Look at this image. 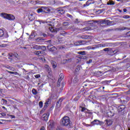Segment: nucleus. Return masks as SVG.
I'll return each mask as SVG.
<instances>
[{"label": "nucleus", "instance_id": "09e8293b", "mask_svg": "<svg viewBox=\"0 0 130 130\" xmlns=\"http://www.w3.org/2000/svg\"><path fill=\"white\" fill-rule=\"evenodd\" d=\"M123 18L124 19H128V18H129V16H128V15H124V16H123Z\"/></svg>", "mask_w": 130, "mask_h": 130}, {"label": "nucleus", "instance_id": "3c124183", "mask_svg": "<svg viewBox=\"0 0 130 130\" xmlns=\"http://www.w3.org/2000/svg\"><path fill=\"white\" fill-rule=\"evenodd\" d=\"M126 36H127V37H130V31H128L126 34Z\"/></svg>", "mask_w": 130, "mask_h": 130}, {"label": "nucleus", "instance_id": "de8ad7c7", "mask_svg": "<svg viewBox=\"0 0 130 130\" xmlns=\"http://www.w3.org/2000/svg\"><path fill=\"white\" fill-rule=\"evenodd\" d=\"M103 124H104V122L99 121V125H103Z\"/></svg>", "mask_w": 130, "mask_h": 130}, {"label": "nucleus", "instance_id": "f3484780", "mask_svg": "<svg viewBox=\"0 0 130 130\" xmlns=\"http://www.w3.org/2000/svg\"><path fill=\"white\" fill-rule=\"evenodd\" d=\"M51 63L53 69H55V68H56V67H57V63H56V62H55V61L51 60Z\"/></svg>", "mask_w": 130, "mask_h": 130}, {"label": "nucleus", "instance_id": "bb28decb", "mask_svg": "<svg viewBox=\"0 0 130 130\" xmlns=\"http://www.w3.org/2000/svg\"><path fill=\"white\" fill-rule=\"evenodd\" d=\"M86 51H79L78 52V54H80L81 55H86Z\"/></svg>", "mask_w": 130, "mask_h": 130}, {"label": "nucleus", "instance_id": "f8f14e48", "mask_svg": "<svg viewBox=\"0 0 130 130\" xmlns=\"http://www.w3.org/2000/svg\"><path fill=\"white\" fill-rule=\"evenodd\" d=\"M123 30H130V28H128L126 27H118L115 29V31H123Z\"/></svg>", "mask_w": 130, "mask_h": 130}, {"label": "nucleus", "instance_id": "cd10ccee", "mask_svg": "<svg viewBox=\"0 0 130 130\" xmlns=\"http://www.w3.org/2000/svg\"><path fill=\"white\" fill-rule=\"evenodd\" d=\"M63 78V74L62 73H61L59 76V79H58L59 81H61Z\"/></svg>", "mask_w": 130, "mask_h": 130}, {"label": "nucleus", "instance_id": "9d476101", "mask_svg": "<svg viewBox=\"0 0 130 130\" xmlns=\"http://www.w3.org/2000/svg\"><path fill=\"white\" fill-rule=\"evenodd\" d=\"M65 11L64 10L61 9V8H59L57 9V14L58 15V16H61V15H63V14H64Z\"/></svg>", "mask_w": 130, "mask_h": 130}, {"label": "nucleus", "instance_id": "8fccbe9b", "mask_svg": "<svg viewBox=\"0 0 130 130\" xmlns=\"http://www.w3.org/2000/svg\"><path fill=\"white\" fill-rule=\"evenodd\" d=\"M35 77L36 79H38V78H40V74L36 75L35 76Z\"/></svg>", "mask_w": 130, "mask_h": 130}, {"label": "nucleus", "instance_id": "20e7f679", "mask_svg": "<svg viewBox=\"0 0 130 130\" xmlns=\"http://www.w3.org/2000/svg\"><path fill=\"white\" fill-rule=\"evenodd\" d=\"M1 16H2L3 18H4V19H7L10 21H13V20L15 19V16L12 14L2 13H1Z\"/></svg>", "mask_w": 130, "mask_h": 130}, {"label": "nucleus", "instance_id": "4468645a", "mask_svg": "<svg viewBox=\"0 0 130 130\" xmlns=\"http://www.w3.org/2000/svg\"><path fill=\"white\" fill-rule=\"evenodd\" d=\"M61 102H62V99H60L56 103V107L57 108H59L60 107V105H61Z\"/></svg>", "mask_w": 130, "mask_h": 130}, {"label": "nucleus", "instance_id": "9b49d317", "mask_svg": "<svg viewBox=\"0 0 130 130\" xmlns=\"http://www.w3.org/2000/svg\"><path fill=\"white\" fill-rule=\"evenodd\" d=\"M48 117H49V113L43 114L42 117L43 120H45V121H47Z\"/></svg>", "mask_w": 130, "mask_h": 130}, {"label": "nucleus", "instance_id": "5fc2aeb1", "mask_svg": "<svg viewBox=\"0 0 130 130\" xmlns=\"http://www.w3.org/2000/svg\"><path fill=\"white\" fill-rule=\"evenodd\" d=\"M40 54H41V55H44L45 54V52H43V51H40Z\"/></svg>", "mask_w": 130, "mask_h": 130}, {"label": "nucleus", "instance_id": "412c9836", "mask_svg": "<svg viewBox=\"0 0 130 130\" xmlns=\"http://www.w3.org/2000/svg\"><path fill=\"white\" fill-rule=\"evenodd\" d=\"M82 43L83 41H79L78 42H76L75 43H74V45H75V46H79V45H81V44H82Z\"/></svg>", "mask_w": 130, "mask_h": 130}, {"label": "nucleus", "instance_id": "e2e57ef3", "mask_svg": "<svg viewBox=\"0 0 130 130\" xmlns=\"http://www.w3.org/2000/svg\"><path fill=\"white\" fill-rule=\"evenodd\" d=\"M85 113H88V114H92V113L91 112L89 111H85Z\"/></svg>", "mask_w": 130, "mask_h": 130}, {"label": "nucleus", "instance_id": "dca6fc26", "mask_svg": "<svg viewBox=\"0 0 130 130\" xmlns=\"http://www.w3.org/2000/svg\"><path fill=\"white\" fill-rule=\"evenodd\" d=\"M47 48L50 51H54V49H55V47H53V46L49 45L47 46Z\"/></svg>", "mask_w": 130, "mask_h": 130}, {"label": "nucleus", "instance_id": "393cba45", "mask_svg": "<svg viewBox=\"0 0 130 130\" xmlns=\"http://www.w3.org/2000/svg\"><path fill=\"white\" fill-rule=\"evenodd\" d=\"M114 52V51H113V50L110 48V51L108 52V54H109L110 55H113Z\"/></svg>", "mask_w": 130, "mask_h": 130}, {"label": "nucleus", "instance_id": "0eeeda50", "mask_svg": "<svg viewBox=\"0 0 130 130\" xmlns=\"http://www.w3.org/2000/svg\"><path fill=\"white\" fill-rule=\"evenodd\" d=\"M53 127H54V121L51 120L48 123V128L49 129H51V128H53Z\"/></svg>", "mask_w": 130, "mask_h": 130}, {"label": "nucleus", "instance_id": "c9c22d12", "mask_svg": "<svg viewBox=\"0 0 130 130\" xmlns=\"http://www.w3.org/2000/svg\"><path fill=\"white\" fill-rule=\"evenodd\" d=\"M82 109H81V111L82 112H84V111H85V110H87V111H89V110L87 109L85 107H81Z\"/></svg>", "mask_w": 130, "mask_h": 130}, {"label": "nucleus", "instance_id": "6ab92c4d", "mask_svg": "<svg viewBox=\"0 0 130 130\" xmlns=\"http://www.w3.org/2000/svg\"><path fill=\"white\" fill-rule=\"evenodd\" d=\"M107 5H108V6H113L115 5V3H114L112 0H110L107 2Z\"/></svg>", "mask_w": 130, "mask_h": 130}, {"label": "nucleus", "instance_id": "f704fd0d", "mask_svg": "<svg viewBox=\"0 0 130 130\" xmlns=\"http://www.w3.org/2000/svg\"><path fill=\"white\" fill-rule=\"evenodd\" d=\"M41 49L43 51H45L46 50V47L45 46H42Z\"/></svg>", "mask_w": 130, "mask_h": 130}, {"label": "nucleus", "instance_id": "5701e85b", "mask_svg": "<svg viewBox=\"0 0 130 130\" xmlns=\"http://www.w3.org/2000/svg\"><path fill=\"white\" fill-rule=\"evenodd\" d=\"M82 69V67L80 65H78L76 67V68L75 69V72L77 73L80 71Z\"/></svg>", "mask_w": 130, "mask_h": 130}, {"label": "nucleus", "instance_id": "49530a36", "mask_svg": "<svg viewBox=\"0 0 130 130\" xmlns=\"http://www.w3.org/2000/svg\"><path fill=\"white\" fill-rule=\"evenodd\" d=\"M30 37H31V38H34L35 37V35L34 32L31 34Z\"/></svg>", "mask_w": 130, "mask_h": 130}, {"label": "nucleus", "instance_id": "c756f323", "mask_svg": "<svg viewBox=\"0 0 130 130\" xmlns=\"http://www.w3.org/2000/svg\"><path fill=\"white\" fill-rule=\"evenodd\" d=\"M90 29H91V27H84L81 29V31H88Z\"/></svg>", "mask_w": 130, "mask_h": 130}, {"label": "nucleus", "instance_id": "4d7b16f0", "mask_svg": "<svg viewBox=\"0 0 130 130\" xmlns=\"http://www.w3.org/2000/svg\"><path fill=\"white\" fill-rule=\"evenodd\" d=\"M6 46H7V44L0 45V47H6Z\"/></svg>", "mask_w": 130, "mask_h": 130}, {"label": "nucleus", "instance_id": "0e129e2a", "mask_svg": "<svg viewBox=\"0 0 130 130\" xmlns=\"http://www.w3.org/2000/svg\"><path fill=\"white\" fill-rule=\"evenodd\" d=\"M42 35L43 36H44V37H47L48 36V35H46L45 33L43 34Z\"/></svg>", "mask_w": 130, "mask_h": 130}, {"label": "nucleus", "instance_id": "6e6d98bb", "mask_svg": "<svg viewBox=\"0 0 130 130\" xmlns=\"http://www.w3.org/2000/svg\"><path fill=\"white\" fill-rule=\"evenodd\" d=\"M8 116H9L10 117H11V118H15V116L14 115H7Z\"/></svg>", "mask_w": 130, "mask_h": 130}, {"label": "nucleus", "instance_id": "a878e982", "mask_svg": "<svg viewBox=\"0 0 130 130\" xmlns=\"http://www.w3.org/2000/svg\"><path fill=\"white\" fill-rule=\"evenodd\" d=\"M5 35V32L4 30L0 29V38L3 37Z\"/></svg>", "mask_w": 130, "mask_h": 130}, {"label": "nucleus", "instance_id": "b1692460", "mask_svg": "<svg viewBox=\"0 0 130 130\" xmlns=\"http://www.w3.org/2000/svg\"><path fill=\"white\" fill-rule=\"evenodd\" d=\"M8 101L5 99H2L1 100V104H2L3 105H6V104H7Z\"/></svg>", "mask_w": 130, "mask_h": 130}, {"label": "nucleus", "instance_id": "ddd939ff", "mask_svg": "<svg viewBox=\"0 0 130 130\" xmlns=\"http://www.w3.org/2000/svg\"><path fill=\"white\" fill-rule=\"evenodd\" d=\"M105 121L106 122L105 124H106L108 126H109V125H112V123H113V122L112 120L109 119V120H105Z\"/></svg>", "mask_w": 130, "mask_h": 130}, {"label": "nucleus", "instance_id": "a211bd4d", "mask_svg": "<svg viewBox=\"0 0 130 130\" xmlns=\"http://www.w3.org/2000/svg\"><path fill=\"white\" fill-rule=\"evenodd\" d=\"M104 46H105V44H100L97 45L95 47H92L91 49H95V48H98V47H104Z\"/></svg>", "mask_w": 130, "mask_h": 130}, {"label": "nucleus", "instance_id": "052dcab7", "mask_svg": "<svg viewBox=\"0 0 130 130\" xmlns=\"http://www.w3.org/2000/svg\"><path fill=\"white\" fill-rule=\"evenodd\" d=\"M56 130H63V129L60 127H57Z\"/></svg>", "mask_w": 130, "mask_h": 130}, {"label": "nucleus", "instance_id": "7c9ffc66", "mask_svg": "<svg viewBox=\"0 0 130 130\" xmlns=\"http://www.w3.org/2000/svg\"><path fill=\"white\" fill-rule=\"evenodd\" d=\"M32 94H34V95H37V93L38 92H37V90H36V89H33L32 90Z\"/></svg>", "mask_w": 130, "mask_h": 130}, {"label": "nucleus", "instance_id": "ea45409f", "mask_svg": "<svg viewBox=\"0 0 130 130\" xmlns=\"http://www.w3.org/2000/svg\"><path fill=\"white\" fill-rule=\"evenodd\" d=\"M60 82H61L60 80H58L57 82V87H59L60 86Z\"/></svg>", "mask_w": 130, "mask_h": 130}, {"label": "nucleus", "instance_id": "13d9d810", "mask_svg": "<svg viewBox=\"0 0 130 130\" xmlns=\"http://www.w3.org/2000/svg\"><path fill=\"white\" fill-rule=\"evenodd\" d=\"M9 55L10 57H13V56H14V55H15V54H13L12 53H9Z\"/></svg>", "mask_w": 130, "mask_h": 130}, {"label": "nucleus", "instance_id": "680f3d73", "mask_svg": "<svg viewBox=\"0 0 130 130\" xmlns=\"http://www.w3.org/2000/svg\"><path fill=\"white\" fill-rule=\"evenodd\" d=\"M87 63H91L92 62V59H89L88 61H87Z\"/></svg>", "mask_w": 130, "mask_h": 130}, {"label": "nucleus", "instance_id": "4be33fe9", "mask_svg": "<svg viewBox=\"0 0 130 130\" xmlns=\"http://www.w3.org/2000/svg\"><path fill=\"white\" fill-rule=\"evenodd\" d=\"M91 36L87 35H82L81 36V39H89Z\"/></svg>", "mask_w": 130, "mask_h": 130}, {"label": "nucleus", "instance_id": "c85d7f7f", "mask_svg": "<svg viewBox=\"0 0 130 130\" xmlns=\"http://www.w3.org/2000/svg\"><path fill=\"white\" fill-rule=\"evenodd\" d=\"M8 73H9V74H12V75H19V73H18V72H11V71H7Z\"/></svg>", "mask_w": 130, "mask_h": 130}, {"label": "nucleus", "instance_id": "a18cd8bd", "mask_svg": "<svg viewBox=\"0 0 130 130\" xmlns=\"http://www.w3.org/2000/svg\"><path fill=\"white\" fill-rule=\"evenodd\" d=\"M40 53H41L40 51H37L36 52V54H37V55H40Z\"/></svg>", "mask_w": 130, "mask_h": 130}, {"label": "nucleus", "instance_id": "79ce46f5", "mask_svg": "<svg viewBox=\"0 0 130 130\" xmlns=\"http://www.w3.org/2000/svg\"><path fill=\"white\" fill-rule=\"evenodd\" d=\"M92 22L89 23V24L91 25V26H94V25H95V22H94V20H92L91 21Z\"/></svg>", "mask_w": 130, "mask_h": 130}, {"label": "nucleus", "instance_id": "bf43d9fd", "mask_svg": "<svg viewBox=\"0 0 130 130\" xmlns=\"http://www.w3.org/2000/svg\"><path fill=\"white\" fill-rule=\"evenodd\" d=\"M37 22H39L40 24H41V23H44V22L42 20H36Z\"/></svg>", "mask_w": 130, "mask_h": 130}, {"label": "nucleus", "instance_id": "e433bc0d", "mask_svg": "<svg viewBox=\"0 0 130 130\" xmlns=\"http://www.w3.org/2000/svg\"><path fill=\"white\" fill-rule=\"evenodd\" d=\"M104 51H107V53H108V52L109 51H110V48H105L104 49Z\"/></svg>", "mask_w": 130, "mask_h": 130}, {"label": "nucleus", "instance_id": "6e6552de", "mask_svg": "<svg viewBox=\"0 0 130 130\" xmlns=\"http://www.w3.org/2000/svg\"><path fill=\"white\" fill-rule=\"evenodd\" d=\"M61 30H62V27H60L59 28H56L51 27V29L50 28V31H51V32H54L55 33H57L58 31H61Z\"/></svg>", "mask_w": 130, "mask_h": 130}, {"label": "nucleus", "instance_id": "f03ea898", "mask_svg": "<svg viewBox=\"0 0 130 130\" xmlns=\"http://www.w3.org/2000/svg\"><path fill=\"white\" fill-rule=\"evenodd\" d=\"M94 23H97V24H105V25H112L113 21H110L109 20L101 19L99 20H94Z\"/></svg>", "mask_w": 130, "mask_h": 130}, {"label": "nucleus", "instance_id": "1a4fd4ad", "mask_svg": "<svg viewBox=\"0 0 130 130\" xmlns=\"http://www.w3.org/2000/svg\"><path fill=\"white\" fill-rule=\"evenodd\" d=\"M49 101H50V99H48V100L46 101V102L45 103V105L42 110V111H45L46 110V109L48 106H49Z\"/></svg>", "mask_w": 130, "mask_h": 130}, {"label": "nucleus", "instance_id": "4c0bfd02", "mask_svg": "<svg viewBox=\"0 0 130 130\" xmlns=\"http://www.w3.org/2000/svg\"><path fill=\"white\" fill-rule=\"evenodd\" d=\"M66 16L67 17H68V18H70V19H73V16L69 13H67Z\"/></svg>", "mask_w": 130, "mask_h": 130}, {"label": "nucleus", "instance_id": "f257e3e1", "mask_svg": "<svg viewBox=\"0 0 130 130\" xmlns=\"http://www.w3.org/2000/svg\"><path fill=\"white\" fill-rule=\"evenodd\" d=\"M61 125L65 126L67 128H72V121L70 120L69 116H64L61 119Z\"/></svg>", "mask_w": 130, "mask_h": 130}, {"label": "nucleus", "instance_id": "72a5a7b5", "mask_svg": "<svg viewBox=\"0 0 130 130\" xmlns=\"http://www.w3.org/2000/svg\"><path fill=\"white\" fill-rule=\"evenodd\" d=\"M79 81V80L78 79V77H75L74 78V79H73V82L74 83H77V82Z\"/></svg>", "mask_w": 130, "mask_h": 130}, {"label": "nucleus", "instance_id": "a19ab883", "mask_svg": "<svg viewBox=\"0 0 130 130\" xmlns=\"http://www.w3.org/2000/svg\"><path fill=\"white\" fill-rule=\"evenodd\" d=\"M45 67L47 69V70L49 72H50L51 70L50 68H49V66L48 65H46Z\"/></svg>", "mask_w": 130, "mask_h": 130}, {"label": "nucleus", "instance_id": "37998d69", "mask_svg": "<svg viewBox=\"0 0 130 130\" xmlns=\"http://www.w3.org/2000/svg\"><path fill=\"white\" fill-rule=\"evenodd\" d=\"M65 62H70L71 61V59H64Z\"/></svg>", "mask_w": 130, "mask_h": 130}, {"label": "nucleus", "instance_id": "7ed1b4c3", "mask_svg": "<svg viewBox=\"0 0 130 130\" xmlns=\"http://www.w3.org/2000/svg\"><path fill=\"white\" fill-rule=\"evenodd\" d=\"M37 12L38 14L42 13L43 14H48L50 12V9L47 7H42L41 8H39Z\"/></svg>", "mask_w": 130, "mask_h": 130}, {"label": "nucleus", "instance_id": "69168bd1", "mask_svg": "<svg viewBox=\"0 0 130 130\" xmlns=\"http://www.w3.org/2000/svg\"><path fill=\"white\" fill-rule=\"evenodd\" d=\"M40 130H46L44 126H42Z\"/></svg>", "mask_w": 130, "mask_h": 130}, {"label": "nucleus", "instance_id": "423d86ee", "mask_svg": "<svg viewBox=\"0 0 130 130\" xmlns=\"http://www.w3.org/2000/svg\"><path fill=\"white\" fill-rule=\"evenodd\" d=\"M115 113H116L115 110H114V109H112L110 111L107 112V115L108 117H113Z\"/></svg>", "mask_w": 130, "mask_h": 130}, {"label": "nucleus", "instance_id": "39448f33", "mask_svg": "<svg viewBox=\"0 0 130 130\" xmlns=\"http://www.w3.org/2000/svg\"><path fill=\"white\" fill-rule=\"evenodd\" d=\"M125 109V106L124 105H121L118 107V115L119 116H121V115H123V113L124 112Z\"/></svg>", "mask_w": 130, "mask_h": 130}, {"label": "nucleus", "instance_id": "c03bdc74", "mask_svg": "<svg viewBox=\"0 0 130 130\" xmlns=\"http://www.w3.org/2000/svg\"><path fill=\"white\" fill-rule=\"evenodd\" d=\"M75 23L76 24H79V23H80V21H79L78 19H76L75 20Z\"/></svg>", "mask_w": 130, "mask_h": 130}, {"label": "nucleus", "instance_id": "338daca9", "mask_svg": "<svg viewBox=\"0 0 130 130\" xmlns=\"http://www.w3.org/2000/svg\"><path fill=\"white\" fill-rule=\"evenodd\" d=\"M107 31L108 32H110V31H113V29H107Z\"/></svg>", "mask_w": 130, "mask_h": 130}, {"label": "nucleus", "instance_id": "603ef678", "mask_svg": "<svg viewBox=\"0 0 130 130\" xmlns=\"http://www.w3.org/2000/svg\"><path fill=\"white\" fill-rule=\"evenodd\" d=\"M63 25H64V26H68V25H69V22H63Z\"/></svg>", "mask_w": 130, "mask_h": 130}, {"label": "nucleus", "instance_id": "774afa93", "mask_svg": "<svg viewBox=\"0 0 130 130\" xmlns=\"http://www.w3.org/2000/svg\"><path fill=\"white\" fill-rule=\"evenodd\" d=\"M126 101H129V97L126 96Z\"/></svg>", "mask_w": 130, "mask_h": 130}, {"label": "nucleus", "instance_id": "2f4dec72", "mask_svg": "<svg viewBox=\"0 0 130 130\" xmlns=\"http://www.w3.org/2000/svg\"><path fill=\"white\" fill-rule=\"evenodd\" d=\"M41 40H45L42 39V38H41V37L38 38L37 39H36V41L37 42H39V41H41Z\"/></svg>", "mask_w": 130, "mask_h": 130}, {"label": "nucleus", "instance_id": "aec40b11", "mask_svg": "<svg viewBox=\"0 0 130 130\" xmlns=\"http://www.w3.org/2000/svg\"><path fill=\"white\" fill-rule=\"evenodd\" d=\"M91 124L94 125V124H96L97 125H99V120L95 119L91 122Z\"/></svg>", "mask_w": 130, "mask_h": 130}, {"label": "nucleus", "instance_id": "473e14b6", "mask_svg": "<svg viewBox=\"0 0 130 130\" xmlns=\"http://www.w3.org/2000/svg\"><path fill=\"white\" fill-rule=\"evenodd\" d=\"M39 105L40 108H42V107H43V102H42V101L40 102L39 103Z\"/></svg>", "mask_w": 130, "mask_h": 130}, {"label": "nucleus", "instance_id": "58836bf2", "mask_svg": "<svg viewBox=\"0 0 130 130\" xmlns=\"http://www.w3.org/2000/svg\"><path fill=\"white\" fill-rule=\"evenodd\" d=\"M89 1H87L86 2V4H84L83 7H87V6H89Z\"/></svg>", "mask_w": 130, "mask_h": 130}, {"label": "nucleus", "instance_id": "864d4df0", "mask_svg": "<svg viewBox=\"0 0 130 130\" xmlns=\"http://www.w3.org/2000/svg\"><path fill=\"white\" fill-rule=\"evenodd\" d=\"M8 69H10L11 71H15V68L11 67H8Z\"/></svg>", "mask_w": 130, "mask_h": 130}, {"label": "nucleus", "instance_id": "2eb2a0df", "mask_svg": "<svg viewBox=\"0 0 130 130\" xmlns=\"http://www.w3.org/2000/svg\"><path fill=\"white\" fill-rule=\"evenodd\" d=\"M28 18L31 21H34V20H35V15H34L33 14H31L28 16Z\"/></svg>", "mask_w": 130, "mask_h": 130}]
</instances>
